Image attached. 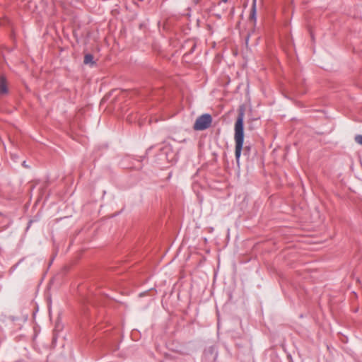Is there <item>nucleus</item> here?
Here are the masks:
<instances>
[{
  "label": "nucleus",
  "instance_id": "f257e3e1",
  "mask_svg": "<svg viewBox=\"0 0 362 362\" xmlns=\"http://www.w3.org/2000/svg\"><path fill=\"white\" fill-rule=\"evenodd\" d=\"M234 140L235 143V160L237 163L239 164L244 142V114L243 112L239 113L235 123Z\"/></svg>",
  "mask_w": 362,
  "mask_h": 362
},
{
  "label": "nucleus",
  "instance_id": "f03ea898",
  "mask_svg": "<svg viewBox=\"0 0 362 362\" xmlns=\"http://www.w3.org/2000/svg\"><path fill=\"white\" fill-rule=\"evenodd\" d=\"M212 122L211 116L209 114H204L199 117L194 124L195 130H204L207 129Z\"/></svg>",
  "mask_w": 362,
  "mask_h": 362
},
{
  "label": "nucleus",
  "instance_id": "7ed1b4c3",
  "mask_svg": "<svg viewBox=\"0 0 362 362\" xmlns=\"http://www.w3.org/2000/svg\"><path fill=\"white\" fill-rule=\"evenodd\" d=\"M8 93V83L4 76H0V95H5Z\"/></svg>",
  "mask_w": 362,
  "mask_h": 362
},
{
  "label": "nucleus",
  "instance_id": "20e7f679",
  "mask_svg": "<svg viewBox=\"0 0 362 362\" xmlns=\"http://www.w3.org/2000/svg\"><path fill=\"white\" fill-rule=\"evenodd\" d=\"M256 1L257 0H253V2H252V9H251V13H250V19L251 21H254V23H256V20H257V16H256Z\"/></svg>",
  "mask_w": 362,
  "mask_h": 362
},
{
  "label": "nucleus",
  "instance_id": "39448f33",
  "mask_svg": "<svg viewBox=\"0 0 362 362\" xmlns=\"http://www.w3.org/2000/svg\"><path fill=\"white\" fill-rule=\"evenodd\" d=\"M93 57L91 54H88L84 57V64H88L93 63Z\"/></svg>",
  "mask_w": 362,
  "mask_h": 362
},
{
  "label": "nucleus",
  "instance_id": "423d86ee",
  "mask_svg": "<svg viewBox=\"0 0 362 362\" xmlns=\"http://www.w3.org/2000/svg\"><path fill=\"white\" fill-rule=\"evenodd\" d=\"M355 141L357 144L362 145V135H356L355 136Z\"/></svg>",
  "mask_w": 362,
  "mask_h": 362
},
{
  "label": "nucleus",
  "instance_id": "0eeeda50",
  "mask_svg": "<svg viewBox=\"0 0 362 362\" xmlns=\"http://www.w3.org/2000/svg\"><path fill=\"white\" fill-rule=\"evenodd\" d=\"M223 2H227L228 0H222Z\"/></svg>",
  "mask_w": 362,
  "mask_h": 362
}]
</instances>
